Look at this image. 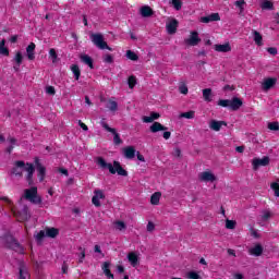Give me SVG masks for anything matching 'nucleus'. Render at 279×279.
Here are the masks:
<instances>
[{
    "label": "nucleus",
    "instance_id": "obj_3",
    "mask_svg": "<svg viewBox=\"0 0 279 279\" xmlns=\"http://www.w3.org/2000/svg\"><path fill=\"white\" fill-rule=\"evenodd\" d=\"M23 197L24 199H27V202H31V204H43V198L38 196V187L36 186L26 189Z\"/></svg>",
    "mask_w": 279,
    "mask_h": 279
},
{
    "label": "nucleus",
    "instance_id": "obj_50",
    "mask_svg": "<svg viewBox=\"0 0 279 279\" xmlns=\"http://www.w3.org/2000/svg\"><path fill=\"white\" fill-rule=\"evenodd\" d=\"M179 93H181V95H189V87L185 84L180 85Z\"/></svg>",
    "mask_w": 279,
    "mask_h": 279
},
{
    "label": "nucleus",
    "instance_id": "obj_18",
    "mask_svg": "<svg viewBox=\"0 0 279 279\" xmlns=\"http://www.w3.org/2000/svg\"><path fill=\"white\" fill-rule=\"evenodd\" d=\"M140 14L143 16V19H149L154 16V9L149 5H144L140 9Z\"/></svg>",
    "mask_w": 279,
    "mask_h": 279
},
{
    "label": "nucleus",
    "instance_id": "obj_4",
    "mask_svg": "<svg viewBox=\"0 0 279 279\" xmlns=\"http://www.w3.org/2000/svg\"><path fill=\"white\" fill-rule=\"evenodd\" d=\"M92 43L98 47V49H107L108 51H112V48L108 46V43L104 40V35L96 33L90 35Z\"/></svg>",
    "mask_w": 279,
    "mask_h": 279
},
{
    "label": "nucleus",
    "instance_id": "obj_42",
    "mask_svg": "<svg viewBox=\"0 0 279 279\" xmlns=\"http://www.w3.org/2000/svg\"><path fill=\"white\" fill-rule=\"evenodd\" d=\"M270 189L274 191L275 197H279V183L278 182H272L270 184Z\"/></svg>",
    "mask_w": 279,
    "mask_h": 279
},
{
    "label": "nucleus",
    "instance_id": "obj_22",
    "mask_svg": "<svg viewBox=\"0 0 279 279\" xmlns=\"http://www.w3.org/2000/svg\"><path fill=\"white\" fill-rule=\"evenodd\" d=\"M222 125H228L226 121H217V120H211L209 123L210 130H214V132H219L221 130Z\"/></svg>",
    "mask_w": 279,
    "mask_h": 279
},
{
    "label": "nucleus",
    "instance_id": "obj_58",
    "mask_svg": "<svg viewBox=\"0 0 279 279\" xmlns=\"http://www.w3.org/2000/svg\"><path fill=\"white\" fill-rule=\"evenodd\" d=\"M143 122L144 123H154V118H151V116H149V117L145 116L143 118Z\"/></svg>",
    "mask_w": 279,
    "mask_h": 279
},
{
    "label": "nucleus",
    "instance_id": "obj_34",
    "mask_svg": "<svg viewBox=\"0 0 279 279\" xmlns=\"http://www.w3.org/2000/svg\"><path fill=\"white\" fill-rule=\"evenodd\" d=\"M71 71L74 75V80H80L81 75H82V70H80V65L77 64H72L71 65Z\"/></svg>",
    "mask_w": 279,
    "mask_h": 279
},
{
    "label": "nucleus",
    "instance_id": "obj_10",
    "mask_svg": "<svg viewBox=\"0 0 279 279\" xmlns=\"http://www.w3.org/2000/svg\"><path fill=\"white\" fill-rule=\"evenodd\" d=\"M270 162V159L268 156H264L262 159L260 158H254L252 161V166L254 171H257L259 167H267Z\"/></svg>",
    "mask_w": 279,
    "mask_h": 279
},
{
    "label": "nucleus",
    "instance_id": "obj_43",
    "mask_svg": "<svg viewBox=\"0 0 279 279\" xmlns=\"http://www.w3.org/2000/svg\"><path fill=\"white\" fill-rule=\"evenodd\" d=\"M263 10H274V3L269 0H266L262 3Z\"/></svg>",
    "mask_w": 279,
    "mask_h": 279
},
{
    "label": "nucleus",
    "instance_id": "obj_61",
    "mask_svg": "<svg viewBox=\"0 0 279 279\" xmlns=\"http://www.w3.org/2000/svg\"><path fill=\"white\" fill-rule=\"evenodd\" d=\"M136 156H137V160H140L141 162H145V157L141 154V151H137Z\"/></svg>",
    "mask_w": 279,
    "mask_h": 279
},
{
    "label": "nucleus",
    "instance_id": "obj_59",
    "mask_svg": "<svg viewBox=\"0 0 279 279\" xmlns=\"http://www.w3.org/2000/svg\"><path fill=\"white\" fill-rule=\"evenodd\" d=\"M271 218V213L270 211H265L264 215L262 216V219L264 221H267V219Z\"/></svg>",
    "mask_w": 279,
    "mask_h": 279
},
{
    "label": "nucleus",
    "instance_id": "obj_45",
    "mask_svg": "<svg viewBox=\"0 0 279 279\" xmlns=\"http://www.w3.org/2000/svg\"><path fill=\"white\" fill-rule=\"evenodd\" d=\"M116 228H117V230H120V232H121V231L125 230L128 227L125 226L124 221L118 220V221H116Z\"/></svg>",
    "mask_w": 279,
    "mask_h": 279
},
{
    "label": "nucleus",
    "instance_id": "obj_6",
    "mask_svg": "<svg viewBox=\"0 0 279 279\" xmlns=\"http://www.w3.org/2000/svg\"><path fill=\"white\" fill-rule=\"evenodd\" d=\"M149 130L153 134H156L157 132H163L162 136L165 141H169V138H171V132L167 131V126L162 125L160 122H154Z\"/></svg>",
    "mask_w": 279,
    "mask_h": 279
},
{
    "label": "nucleus",
    "instance_id": "obj_38",
    "mask_svg": "<svg viewBox=\"0 0 279 279\" xmlns=\"http://www.w3.org/2000/svg\"><path fill=\"white\" fill-rule=\"evenodd\" d=\"M45 236H47V231L40 230V231L35 235L36 242H37V243H40L41 241H44Z\"/></svg>",
    "mask_w": 279,
    "mask_h": 279
},
{
    "label": "nucleus",
    "instance_id": "obj_31",
    "mask_svg": "<svg viewBox=\"0 0 279 279\" xmlns=\"http://www.w3.org/2000/svg\"><path fill=\"white\" fill-rule=\"evenodd\" d=\"M253 40L257 47H263V35L258 31H253Z\"/></svg>",
    "mask_w": 279,
    "mask_h": 279
},
{
    "label": "nucleus",
    "instance_id": "obj_9",
    "mask_svg": "<svg viewBox=\"0 0 279 279\" xmlns=\"http://www.w3.org/2000/svg\"><path fill=\"white\" fill-rule=\"evenodd\" d=\"M35 165H36V169H37V177L39 179V182H44L45 181V175H47V168H45V166H43V163H40V159H38V157L35 158Z\"/></svg>",
    "mask_w": 279,
    "mask_h": 279
},
{
    "label": "nucleus",
    "instance_id": "obj_64",
    "mask_svg": "<svg viewBox=\"0 0 279 279\" xmlns=\"http://www.w3.org/2000/svg\"><path fill=\"white\" fill-rule=\"evenodd\" d=\"M174 156H175L177 158H180V156H182V150H180V148H175V149H174Z\"/></svg>",
    "mask_w": 279,
    "mask_h": 279
},
{
    "label": "nucleus",
    "instance_id": "obj_14",
    "mask_svg": "<svg viewBox=\"0 0 279 279\" xmlns=\"http://www.w3.org/2000/svg\"><path fill=\"white\" fill-rule=\"evenodd\" d=\"M277 82H278V78H276V77H267L262 83V89L265 93H267V90H271V88H274V86H276Z\"/></svg>",
    "mask_w": 279,
    "mask_h": 279
},
{
    "label": "nucleus",
    "instance_id": "obj_1",
    "mask_svg": "<svg viewBox=\"0 0 279 279\" xmlns=\"http://www.w3.org/2000/svg\"><path fill=\"white\" fill-rule=\"evenodd\" d=\"M96 165H98L99 168L102 170L108 169L109 173H111L112 175H114V173H118V175L128 178V170L123 169L121 162L119 161H113L112 165L110 162H107L106 159H104V157H97Z\"/></svg>",
    "mask_w": 279,
    "mask_h": 279
},
{
    "label": "nucleus",
    "instance_id": "obj_24",
    "mask_svg": "<svg viewBox=\"0 0 279 279\" xmlns=\"http://www.w3.org/2000/svg\"><path fill=\"white\" fill-rule=\"evenodd\" d=\"M8 143H10V146L5 148L7 154H12L14 151V147L19 146L16 137H8Z\"/></svg>",
    "mask_w": 279,
    "mask_h": 279
},
{
    "label": "nucleus",
    "instance_id": "obj_23",
    "mask_svg": "<svg viewBox=\"0 0 279 279\" xmlns=\"http://www.w3.org/2000/svg\"><path fill=\"white\" fill-rule=\"evenodd\" d=\"M17 217L20 221H27L29 219V208L27 206H24L21 211L17 213Z\"/></svg>",
    "mask_w": 279,
    "mask_h": 279
},
{
    "label": "nucleus",
    "instance_id": "obj_55",
    "mask_svg": "<svg viewBox=\"0 0 279 279\" xmlns=\"http://www.w3.org/2000/svg\"><path fill=\"white\" fill-rule=\"evenodd\" d=\"M46 93L47 95H56V87L53 86L46 87Z\"/></svg>",
    "mask_w": 279,
    "mask_h": 279
},
{
    "label": "nucleus",
    "instance_id": "obj_17",
    "mask_svg": "<svg viewBox=\"0 0 279 279\" xmlns=\"http://www.w3.org/2000/svg\"><path fill=\"white\" fill-rule=\"evenodd\" d=\"M215 51H218V53H228L232 51V46H230V43L227 44H218L214 46Z\"/></svg>",
    "mask_w": 279,
    "mask_h": 279
},
{
    "label": "nucleus",
    "instance_id": "obj_5",
    "mask_svg": "<svg viewBox=\"0 0 279 279\" xmlns=\"http://www.w3.org/2000/svg\"><path fill=\"white\" fill-rule=\"evenodd\" d=\"M5 241L9 250H13V252H16L17 254H25V248L23 247V245H21V243H19L17 239L9 235L7 236Z\"/></svg>",
    "mask_w": 279,
    "mask_h": 279
},
{
    "label": "nucleus",
    "instance_id": "obj_16",
    "mask_svg": "<svg viewBox=\"0 0 279 279\" xmlns=\"http://www.w3.org/2000/svg\"><path fill=\"white\" fill-rule=\"evenodd\" d=\"M201 182H215L217 177L210 171H204L198 175Z\"/></svg>",
    "mask_w": 279,
    "mask_h": 279
},
{
    "label": "nucleus",
    "instance_id": "obj_35",
    "mask_svg": "<svg viewBox=\"0 0 279 279\" xmlns=\"http://www.w3.org/2000/svg\"><path fill=\"white\" fill-rule=\"evenodd\" d=\"M203 99L208 102L213 101V89L211 88L203 89Z\"/></svg>",
    "mask_w": 279,
    "mask_h": 279
},
{
    "label": "nucleus",
    "instance_id": "obj_48",
    "mask_svg": "<svg viewBox=\"0 0 279 279\" xmlns=\"http://www.w3.org/2000/svg\"><path fill=\"white\" fill-rule=\"evenodd\" d=\"M172 5L177 11L182 10V0H172Z\"/></svg>",
    "mask_w": 279,
    "mask_h": 279
},
{
    "label": "nucleus",
    "instance_id": "obj_20",
    "mask_svg": "<svg viewBox=\"0 0 279 279\" xmlns=\"http://www.w3.org/2000/svg\"><path fill=\"white\" fill-rule=\"evenodd\" d=\"M123 155L128 160H132L136 156V148H134V146L124 147Z\"/></svg>",
    "mask_w": 279,
    "mask_h": 279
},
{
    "label": "nucleus",
    "instance_id": "obj_2",
    "mask_svg": "<svg viewBox=\"0 0 279 279\" xmlns=\"http://www.w3.org/2000/svg\"><path fill=\"white\" fill-rule=\"evenodd\" d=\"M218 106L221 108H230L233 112H236L243 106V100L239 97H233L231 100L230 99H220L218 100Z\"/></svg>",
    "mask_w": 279,
    "mask_h": 279
},
{
    "label": "nucleus",
    "instance_id": "obj_21",
    "mask_svg": "<svg viewBox=\"0 0 279 279\" xmlns=\"http://www.w3.org/2000/svg\"><path fill=\"white\" fill-rule=\"evenodd\" d=\"M215 21H221L219 13H211L210 15L201 17V23H213Z\"/></svg>",
    "mask_w": 279,
    "mask_h": 279
},
{
    "label": "nucleus",
    "instance_id": "obj_8",
    "mask_svg": "<svg viewBox=\"0 0 279 279\" xmlns=\"http://www.w3.org/2000/svg\"><path fill=\"white\" fill-rule=\"evenodd\" d=\"M27 168V163L23 160H17L14 162V167L11 170V173L13 175H16V178H23V171Z\"/></svg>",
    "mask_w": 279,
    "mask_h": 279
},
{
    "label": "nucleus",
    "instance_id": "obj_57",
    "mask_svg": "<svg viewBox=\"0 0 279 279\" xmlns=\"http://www.w3.org/2000/svg\"><path fill=\"white\" fill-rule=\"evenodd\" d=\"M78 125L84 132H88V125L86 123L82 122V120L78 121Z\"/></svg>",
    "mask_w": 279,
    "mask_h": 279
},
{
    "label": "nucleus",
    "instance_id": "obj_11",
    "mask_svg": "<svg viewBox=\"0 0 279 279\" xmlns=\"http://www.w3.org/2000/svg\"><path fill=\"white\" fill-rule=\"evenodd\" d=\"M185 45H189L190 47H197L199 43H202V39L199 38V33L192 32L190 35V38L184 40Z\"/></svg>",
    "mask_w": 279,
    "mask_h": 279
},
{
    "label": "nucleus",
    "instance_id": "obj_15",
    "mask_svg": "<svg viewBox=\"0 0 279 279\" xmlns=\"http://www.w3.org/2000/svg\"><path fill=\"white\" fill-rule=\"evenodd\" d=\"M29 278V269L27 268V265H25V262L19 263V279H27Z\"/></svg>",
    "mask_w": 279,
    "mask_h": 279
},
{
    "label": "nucleus",
    "instance_id": "obj_13",
    "mask_svg": "<svg viewBox=\"0 0 279 279\" xmlns=\"http://www.w3.org/2000/svg\"><path fill=\"white\" fill-rule=\"evenodd\" d=\"M99 199H106V194H104V191L101 190H95L94 196L92 197V203L96 208H99L101 206V202Z\"/></svg>",
    "mask_w": 279,
    "mask_h": 279
},
{
    "label": "nucleus",
    "instance_id": "obj_32",
    "mask_svg": "<svg viewBox=\"0 0 279 279\" xmlns=\"http://www.w3.org/2000/svg\"><path fill=\"white\" fill-rule=\"evenodd\" d=\"M160 197H162V193L160 192H155L151 196H150V204L153 206H158V204H160Z\"/></svg>",
    "mask_w": 279,
    "mask_h": 279
},
{
    "label": "nucleus",
    "instance_id": "obj_62",
    "mask_svg": "<svg viewBox=\"0 0 279 279\" xmlns=\"http://www.w3.org/2000/svg\"><path fill=\"white\" fill-rule=\"evenodd\" d=\"M235 151H238V154H243V151H245V146L235 147Z\"/></svg>",
    "mask_w": 279,
    "mask_h": 279
},
{
    "label": "nucleus",
    "instance_id": "obj_47",
    "mask_svg": "<svg viewBox=\"0 0 279 279\" xmlns=\"http://www.w3.org/2000/svg\"><path fill=\"white\" fill-rule=\"evenodd\" d=\"M234 5H235V8H239L240 14H241L244 10L243 7L245 5V0H238L234 2Z\"/></svg>",
    "mask_w": 279,
    "mask_h": 279
},
{
    "label": "nucleus",
    "instance_id": "obj_33",
    "mask_svg": "<svg viewBox=\"0 0 279 279\" xmlns=\"http://www.w3.org/2000/svg\"><path fill=\"white\" fill-rule=\"evenodd\" d=\"M107 108L108 110H110V112H117L119 110V104L117 102V100L110 98Z\"/></svg>",
    "mask_w": 279,
    "mask_h": 279
},
{
    "label": "nucleus",
    "instance_id": "obj_25",
    "mask_svg": "<svg viewBox=\"0 0 279 279\" xmlns=\"http://www.w3.org/2000/svg\"><path fill=\"white\" fill-rule=\"evenodd\" d=\"M168 34H175L178 32V20L173 19L167 24Z\"/></svg>",
    "mask_w": 279,
    "mask_h": 279
},
{
    "label": "nucleus",
    "instance_id": "obj_40",
    "mask_svg": "<svg viewBox=\"0 0 279 279\" xmlns=\"http://www.w3.org/2000/svg\"><path fill=\"white\" fill-rule=\"evenodd\" d=\"M14 62L15 64H23V52L22 51H17L15 53V57H14Z\"/></svg>",
    "mask_w": 279,
    "mask_h": 279
},
{
    "label": "nucleus",
    "instance_id": "obj_39",
    "mask_svg": "<svg viewBox=\"0 0 279 279\" xmlns=\"http://www.w3.org/2000/svg\"><path fill=\"white\" fill-rule=\"evenodd\" d=\"M126 58L129 60H132L133 62H136V60H138V54H136V52H134L132 50H128L126 51Z\"/></svg>",
    "mask_w": 279,
    "mask_h": 279
},
{
    "label": "nucleus",
    "instance_id": "obj_52",
    "mask_svg": "<svg viewBox=\"0 0 279 279\" xmlns=\"http://www.w3.org/2000/svg\"><path fill=\"white\" fill-rule=\"evenodd\" d=\"M78 250L81 252L78 263H84V258H86V250H84L82 246H80Z\"/></svg>",
    "mask_w": 279,
    "mask_h": 279
},
{
    "label": "nucleus",
    "instance_id": "obj_19",
    "mask_svg": "<svg viewBox=\"0 0 279 279\" xmlns=\"http://www.w3.org/2000/svg\"><path fill=\"white\" fill-rule=\"evenodd\" d=\"M26 56L28 60H36V44L31 43L26 47Z\"/></svg>",
    "mask_w": 279,
    "mask_h": 279
},
{
    "label": "nucleus",
    "instance_id": "obj_37",
    "mask_svg": "<svg viewBox=\"0 0 279 279\" xmlns=\"http://www.w3.org/2000/svg\"><path fill=\"white\" fill-rule=\"evenodd\" d=\"M267 128L268 130H270V132H279V122L278 121L269 122Z\"/></svg>",
    "mask_w": 279,
    "mask_h": 279
},
{
    "label": "nucleus",
    "instance_id": "obj_7",
    "mask_svg": "<svg viewBox=\"0 0 279 279\" xmlns=\"http://www.w3.org/2000/svg\"><path fill=\"white\" fill-rule=\"evenodd\" d=\"M100 125L104 128V130H106L107 132H110V134H113L114 145L123 144V140H121V135H119V133H117V129L110 128V125H108V123H106L105 121H101Z\"/></svg>",
    "mask_w": 279,
    "mask_h": 279
},
{
    "label": "nucleus",
    "instance_id": "obj_29",
    "mask_svg": "<svg viewBox=\"0 0 279 279\" xmlns=\"http://www.w3.org/2000/svg\"><path fill=\"white\" fill-rule=\"evenodd\" d=\"M58 234H60V230H58V228H46V236H48V239H56Z\"/></svg>",
    "mask_w": 279,
    "mask_h": 279
},
{
    "label": "nucleus",
    "instance_id": "obj_26",
    "mask_svg": "<svg viewBox=\"0 0 279 279\" xmlns=\"http://www.w3.org/2000/svg\"><path fill=\"white\" fill-rule=\"evenodd\" d=\"M80 60H81V62H83V64H87V66H89V69H95V65L93 64V58L90 56L81 54Z\"/></svg>",
    "mask_w": 279,
    "mask_h": 279
},
{
    "label": "nucleus",
    "instance_id": "obj_30",
    "mask_svg": "<svg viewBox=\"0 0 279 279\" xmlns=\"http://www.w3.org/2000/svg\"><path fill=\"white\" fill-rule=\"evenodd\" d=\"M128 260L132 267H136V265H138V255L134 252H131L128 254Z\"/></svg>",
    "mask_w": 279,
    "mask_h": 279
},
{
    "label": "nucleus",
    "instance_id": "obj_53",
    "mask_svg": "<svg viewBox=\"0 0 279 279\" xmlns=\"http://www.w3.org/2000/svg\"><path fill=\"white\" fill-rule=\"evenodd\" d=\"M187 278L190 279H202V277L199 276V274L195 272V271H190L187 274Z\"/></svg>",
    "mask_w": 279,
    "mask_h": 279
},
{
    "label": "nucleus",
    "instance_id": "obj_28",
    "mask_svg": "<svg viewBox=\"0 0 279 279\" xmlns=\"http://www.w3.org/2000/svg\"><path fill=\"white\" fill-rule=\"evenodd\" d=\"M101 269H102L105 276H107V278L114 279V275L112 274V271H110V262H105L102 264Z\"/></svg>",
    "mask_w": 279,
    "mask_h": 279
},
{
    "label": "nucleus",
    "instance_id": "obj_51",
    "mask_svg": "<svg viewBox=\"0 0 279 279\" xmlns=\"http://www.w3.org/2000/svg\"><path fill=\"white\" fill-rule=\"evenodd\" d=\"M104 62H106L107 64H112V62H114V58L112 57V54H105Z\"/></svg>",
    "mask_w": 279,
    "mask_h": 279
},
{
    "label": "nucleus",
    "instance_id": "obj_41",
    "mask_svg": "<svg viewBox=\"0 0 279 279\" xmlns=\"http://www.w3.org/2000/svg\"><path fill=\"white\" fill-rule=\"evenodd\" d=\"M128 84H129V88H134V86H136L137 82H136V76L131 75L128 78Z\"/></svg>",
    "mask_w": 279,
    "mask_h": 279
},
{
    "label": "nucleus",
    "instance_id": "obj_54",
    "mask_svg": "<svg viewBox=\"0 0 279 279\" xmlns=\"http://www.w3.org/2000/svg\"><path fill=\"white\" fill-rule=\"evenodd\" d=\"M267 51L270 53V56H278V48L276 47H269L267 48Z\"/></svg>",
    "mask_w": 279,
    "mask_h": 279
},
{
    "label": "nucleus",
    "instance_id": "obj_44",
    "mask_svg": "<svg viewBox=\"0 0 279 279\" xmlns=\"http://www.w3.org/2000/svg\"><path fill=\"white\" fill-rule=\"evenodd\" d=\"M226 228H227V230H234V228H236V221L227 220L226 221Z\"/></svg>",
    "mask_w": 279,
    "mask_h": 279
},
{
    "label": "nucleus",
    "instance_id": "obj_56",
    "mask_svg": "<svg viewBox=\"0 0 279 279\" xmlns=\"http://www.w3.org/2000/svg\"><path fill=\"white\" fill-rule=\"evenodd\" d=\"M156 226L154 225V222L149 221L147 223V232H154Z\"/></svg>",
    "mask_w": 279,
    "mask_h": 279
},
{
    "label": "nucleus",
    "instance_id": "obj_60",
    "mask_svg": "<svg viewBox=\"0 0 279 279\" xmlns=\"http://www.w3.org/2000/svg\"><path fill=\"white\" fill-rule=\"evenodd\" d=\"M150 117L153 118V121H156L157 119H160V113L158 112H151Z\"/></svg>",
    "mask_w": 279,
    "mask_h": 279
},
{
    "label": "nucleus",
    "instance_id": "obj_63",
    "mask_svg": "<svg viewBox=\"0 0 279 279\" xmlns=\"http://www.w3.org/2000/svg\"><path fill=\"white\" fill-rule=\"evenodd\" d=\"M117 269H118V274H124L125 272V267L119 265L117 266Z\"/></svg>",
    "mask_w": 279,
    "mask_h": 279
},
{
    "label": "nucleus",
    "instance_id": "obj_27",
    "mask_svg": "<svg viewBox=\"0 0 279 279\" xmlns=\"http://www.w3.org/2000/svg\"><path fill=\"white\" fill-rule=\"evenodd\" d=\"M248 254H251V256H262L263 255V245L257 244L254 247L250 248Z\"/></svg>",
    "mask_w": 279,
    "mask_h": 279
},
{
    "label": "nucleus",
    "instance_id": "obj_49",
    "mask_svg": "<svg viewBox=\"0 0 279 279\" xmlns=\"http://www.w3.org/2000/svg\"><path fill=\"white\" fill-rule=\"evenodd\" d=\"M49 58H51L52 62H56L58 60V52L53 48L49 50Z\"/></svg>",
    "mask_w": 279,
    "mask_h": 279
},
{
    "label": "nucleus",
    "instance_id": "obj_12",
    "mask_svg": "<svg viewBox=\"0 0 279 279\" xmlns=\"http://www.w3.org/2000/svg\"><path fill=\"white\" fill-rule=\"evenodd\" d=\"M25 171L27 172L26 175V182L29 186H33L34 184V171H36V168L34 167V163L26 162Z\"/></svg>",
    "mask_w": 279,
    "mask_h": 279
},
{
    "label": "nucleus",
    "instance_id": "obj_46",
    "mask_svg": "<svg viewBox=\"0 0 279 279\" xmlns=\"http://www.w3.org/2000/svg\"><path fill=\"white\" fill-rule=\"evenodd\" d=\"M181 117L183 119H195V111L183 112L181 113Z\"/></svg>",
    "mask_w": 279,
    "mask_h": 279
},
{
    "label": "nucleus",
    "instance_id": "obj_36",
    "mask_svg": "<svg viewBox=\"0 0 279 279\" xmlns=\"http://www.w3.org/2000/svg\"><path fill=\"white\" fill-rule=\"evenodd\" d=\"M0 53L1 56H10V49L5 47V39H2L0 43Z\"/></svg>",
    "mask_w": 279,
    "mask_h": 279
}]
</instances>
